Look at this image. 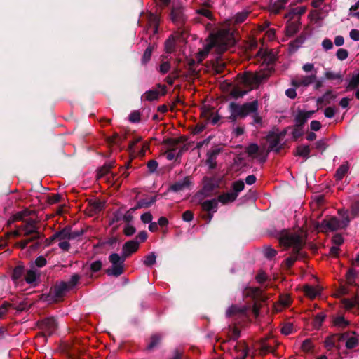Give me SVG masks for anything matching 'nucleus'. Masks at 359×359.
I'll list each match as a JSON object with an SVG mask.
<instances>
[{
  "instance_id": "ea45409f",
  "label": "nucleus",
  "mask_w": 359,
  "mask_h": 359,
  "mask_svg": "<svg viewBox=\"0 0 359 359\" xmlns=\"http://www.w3.org/2000/svg\"><path fill=\"white\" fill-rule=\"evenodd\" d=\"M326 79L330 80H339L341 81V76L339 73L328 71L325 74Z\"/></svg>"
},
{
  "instance_id": "393cba45",
  "label": "nucleus",
  "mask_w": 359,
  "mask_h": 359,
  "mask_svg": "<svg viewBox=\"0 0 359 359\" xmlns=\"http://www.w3.org/2000/svg\"><path fill=\"white\" fill-rule=\"evenodd\" d=\"M257 56L264 60V62L271 63L275 60V55L271 51L266 50H259L257 53Z\"/></svg>"
},
{
  "instance_id": "bf43d9fd",
  "label": "nucleus",
  "mask_w": 359,
  "mask_h": 359,
  "mask_svg": "<svg viewBox=\"0 0 359 359\" xmlns=\"http://www.w3.org/2000/svg\"><path fill=\"white\" fill-rule=\"evenodd\" d=\"M279 303L283 307L288 306L290 304V297L287 295L281 296L280 297Z\"/></svg>"
},
{
  "instance_id": "412c9836",
  "label": "nucleus",
  "mask_w": 359,
  "mask_h": 359,
  "mask_svg": "<svg viewBox=\"0 0 359 359\" xmlns=\"http://www.w3.org/2000/svg\"><path fill=\"white\" fill-rule=\"evenodd\" d=\"M191 184L189 177H186L183 180H180L174 183L171 187L170 189L173 191H180L186 189Z\"/></svg>"
},
{
  "instance_id": "7ed1b4c3",
  "label": "nucleus",
  "mask_w": 359,
  "mask_h": 359,
  "mask_svg": "<svg viewBox=\"0 0 359 359\" xmlns=\"http://www.w3.org/2000/svg\"><path fill=\"white\" fill-rule=\"evenodd\" d=\"M266 78V76L264 73H245L238 78L237 83L244 85L248 89L242 90L240 87L233 86L231 88V94L234 97H243L249 90L258 86Z\"/></svg>"
},
{
  "instance_id": "3c124183",
  "label": "nucleus",
  "mask_w": 359,
  "mask_h": 359,
  "mask_svg": "<svg viewBox=\"0 0 359 359\" xmlns=\"http://www.w3.org/2000/svg\"><path fill=\"white\" fill-rule=\"evenodd\" d=\"M253 121L252 123V125H262V118L258 114V110L255 112H252Z\"/></svg>"
},
{
  "instance_id": "5701e85b",
  "label": "nucleus",
  "mask_w": 359,
  "mask_h": 359,
  "mask_svg": "<svg viewBox=\"0 0 359 359\" xmlns=\"http://www.w3.org/2000/svg\"><path fill=\"white\" fill-rule=\"evenodd\" d=\"M237 198L236 193L226 192L222 194H220L218 196V202L222 203V204H226L228 203L233 202Z\"/></svg>"
},
{
  "instance_id": "5fc2aeb1",
  "label": "nucleus",
  "mask_w": 359,
  "mask_h": 359,
  "mask_svg": "<svg viewBox=\"0 0 359 359\" xmlns=\"http://www.w3.org/2000/svg\"><path fill=\"white\" fill-rule=\"evenodd\" d=\"M351 213L353 217L359 215V201H357L352 204Z\"/></svg>"
},
{
  "instance_id": "6e6552de",
  "label": "nucleus",
  "mask_w": 359,
  "mask_h": 359,
  "mask_svg": "<svg viewBox=\"0 0 359 359\" xmlns=\"http://www.w3.org/2000/svg\"><path fill=\"white\" fill-rule=\"evenodd\" d=\"M39 327L45 335L50 336L55 333L58 323L53 317H48L39 322Z\"/></svg>"
},
{
  "instance_id": "49530a36",
  "label": "nucleus",
  "mask_w": 359,
  "mask_h": 359,
  "mask_svg": "<svg viewBox=\"0 0 359 359\" xmlns=\"http://www.w3.org/2000/svg\"><path fill=\"white\" fill-rule=\"evenodd\" d=\"M79 280V276L77 274H74L71 276L69 280L66 282L68 285V288L70 290L73 288L78 283Z\"/></svg>"
},
{
  "instance_id": "f3484780",
  "label": "nucleus",
  "mask_w": 359,
  "mask_h": 359,
  "mask_svg": "<svg viewBox=\"0 0 359 359\" xmlns=\"http://www.w3.org/2000/svg\"><path fill=\"white\" fill-rule=\"evenodd\" d=\"M316 79V74L302 76L292 80V83L294 87L307 86L313 83Z\"/></svg>"
},
{
  "instance_id": "0e129e2a",
  "label": "nucleus",
  "mask_w": 359,
  "mask_h": 359,
  "mask_svg": "<svg viewBox=\"0 0 359 359\" xmlns=\"http://www.w3.org/2000/svg\"><path fill=\"white\" fill-rule=\"evenodd\" d=\"M325 316L323 313H318L314 319L315 325L320 326L322 322L324 320Z\"/></svg>"
},
{
  "instance_id": "864d4df0",
  "label": "nucleus",
  "mask_w": 359,
  "mask_h": 359,
  "mask_svg": "<svg viewBox=\"0 0 359 359\" xmlns=\"http://www.w3.org/2000/svg\"><path fill=\"white\" fill-rule=\"evenodd\" d=\"M152 48L149 46L144 51V55L142 56V62L144 63L147 62L151 56Z\"/></svg>"
},
{
  "instance_id": "37998d69",
  "label": "nucleus",
  "mask_w": 359,
  "mask_h": 359,
  "mask_svg": "<svg viewBox=\"0 0 359 359\" xmlns=\"http://www.w3.org/2000/svg\"><path fill=\"white\" fill-rule=\"evenodd\" d=\"M197 13L201 16L205 17L208 20L212 19V15L210 10L206 8H201L197 10Z\"/></svg>"
},
{
  "instance_id": "052dcab7",
  "label": "nucleus",
  "mask_w": 359,
  "mask_h": 359,
  "mask_svg": "<svg viewBox=\"0 0 359 359\" xmlns=\"http://www.w3.org/2000/svg\"><path fill=\"white\" fill-rule=\"evenodd\" d=\"M141 220L144 224H148L151 222L152 215L150 212H145L141 215Z\"/></svg>"
},
{
  "instance_id": "a878e982",
  "label": "nucleus",
  "mask_w": 359,
  "mask_h": 359,
  "mask_svg": "<svg viewBox=\"0 0 359 359\" xmlns=\"http://www.w3.org/2000/svg\"><path fill=\"white\" fill-rule=\"evenodd\" d=\"M341 302L344 306L348 309L355 306H359V296L352 299H343Z\"/></svg>"
},
{
  "instance_id": "4d7b16f0",
  "label": "nucleus",
  "mask_w": 359,
  "mask_h": 359,
  "mask_svg": "<svg viewBox=\"0 0 359 359\" xmlns=\"http://www.w3.org/2000/svg\"><path fill=\"white\" fill-rule=\"evenodd\" d=\"M276 254H277L276 250H275L274 249H273L270 247H267L264 250V255L267 258H272V257H275L276 255Z\"/></svg>"
},
{
  "instance_id": "603ef678",
  "label": "nucleus",
  "mask_w": 359,
  "mask_h": 359,
  "mask_svg": "<svg viewBox=\"0 0 359 359\" xmlns=\"http://www.w3.org/2000/svg\"><path fill=\"white\" fill-rule=\"evenodd\" d=\"M293 331V325L291 323H287L283 325L281 329V332L285 335H289Z\"/></svg>"
},
{
  "instance_id": "bb28decb",
  "label": "nucleus",
  "mask_w": 359,
  "mask_h": 359,
  "mask_svg": "<svg viewBox=\"0 0 359 359\" xmlns=\"http://www.w3.org/2000/svg\"><path fill=\"white\" fill-rule=\"evenodd\" d=\"M341 334H334L326 338L325 341V347L327 349H331L332 347L336 346L337 341H341L339 337Z\"/></svg>"
},
{
  "instance_id": "72a5a7b5",
  "label": "nucleus",
  "mask_w": 359,
  "mask_h": 359,
  "mask_svg": "<svg viewBox=\"0 0 359 359\" xmlns=\"http://www.w3.org/2000/svg\"><path fill=\"white\" fill-rule=\"evenodd\" d=\"M244 187H245V184H244L243 181H242V180L236 181V182H234L232 184L233 191H231V192L232 193H236L237 194V196H238V194L241 191L243 190Z\"/></svg>"
},
{
  "instance_id": "774afa93",
  "label": "nucleus",
  "mask_w": 359,
  "mask_h": 359,
  "mask_svg": "<svg viewBox=\"0 0 359 359\" xmlns=\"http://www.w3.org/2000/svg\"><path fill=\"white\" fill-rule=\"evenodd\" d=\"M350 37L352 40L355 41H359V30L356 29H353L350 32Z\"/></svg>"
},
{
  "instance_id": "0eeeda50",
  "label": "nucleus",
  "mask_w": 359,
  "mask_h": 359,
  "mask_svg": "<svg viewBox=\"0 0 359 359\" xmlns=\"http://www.w3.org/2000/svg\"><path fill=\"white\" fill-rule=\"evenodd\" d=\"M126 258L123 254L120 256L117 253H112L109 257L111 266L107 269V273L116 277L121 275L123 273V264Z\"/></svg>"
},
{
  "instance_id": "c85d7f7f",
  "label": "nucleus",
  "mask_w": 359,
  "mask_h": 359,
  "mask_svg": "<svg viewBox=\"0 0 359 359\" xmlns=\"http://www.w3.org/2000/svg\"><path fill=\"white\" fill-rule=\"evenodd\" d=\"M310 153V148L308 145H300L297 147L295 154L299 156L307 158Z\"/></svg>"
},
{
  "instance_id": "a211bd4d",
  "label": "nucleus",
  "mask_w": 359,
  "mask_h": 359,
  "mask_svg": "<svg viewBox=\"0 0 359 359\" xmlns=\"http://www.w3.org/2000/svg\"><path fill=\"white\" fill-rule=\"evenodd\" d=\"M155 202V198H152L149 202H144V201H140L137 206L133 208H130L128 211L126 212V214L123 217V219L127 222L128 224H130L129 222L133 219V212L135 211L137 208H140L142 207H149L152 203Z\"/></svg>"
},
{
  "instance_id": "ddd939ff",
  "label": "nucleus",
  "mask_w": 359,
  "mask_h": 359,
  "mask_svg": "<svg viewBox=\"0 0 359 359\" xmlns=\"http://www.w3.org/2000/svg\"><path fill=\"white\" fill-rule=\"evenodd\" d=\"M40 271L34 266H31V268L27 271L25 279V281L30 285H36L40 278Z\"/></svg>"
},
{
  "instance_id": "2eb2a0df",
  "label": "nucleus",
  "mask_w": 359,
  "mask_h": 359,
  "mask_svg": "<svg viewBox=\"0 0 359 359\" xmlns=\"http://www.w3.org/2000/svg\"><path fill=\"white\" fill-rule=\"evenodd\" d=\"M139 248V242L137 240H130L124 243L122 248V254L128 257L135 252Z\"/></svg>"
},
{
  "instance_id": "dca6fc26",
  "label": "nucleus",
  "mask_w": 359,
  "mask_h": 359,
  "mask_svg": "<svg viewBox=\"0 0 359 359\" xmlns=\"http://www.w3.org/2000/svg\"><path fill=\"white\" fill-rule=\"evenodd\" d=\"M235 359H245L248 354V347L244 341H238L234 346Z\"/></svg>"
},
{
  "instance_id": "aec40b11",
  "label": "nucleus",
  "mask_w": 359,
  "mask_h": 359,
  "mask_svg": "<svg viewBox=\"0 0 359 359\" xmlns=\"http://www.w3.org/2000/svg\"><path fill=\"white\" fill-rule=\"evenodd\" d=\"M303 291L306 297L310 299H315L320 294L321 288L319 286L304 285Z\"/></svg>"
},
{
  "instance_id": "4468645a",
  "label": "nucleus",
  "mask_w": 359,
  "mask_h": 359,
  "mask_svg": "<svg viewBox=\"0 0 359 359\" xmlns=\"http://www.w3.org/2000/svg\"><path fill=\"white\" fill-rule=\"evenodd\" d=\"M339 339L341 341H345L346 348L349 349L356 347L358 344V339L355 333L341 334Z\"/></svg>"
},
{
  "instance_id": "4c0bfd02",
  "label": "nucleus",
  "mask_w": 359,
  "mask_h": 359,
  "mask_svg": "<svg viewBox=\"0 0 359 359\" xmlns=\"http://www.w3.org/2000/svg\"><path fill=\"white\" fill-rule=\"evenodd\" d=\"M161 339V336L160 334H156L151 336L150 342L148 344V348L152 349L156 347L160 342Z\"/></svg>"
},
{
  "instance_id": "6ab92c4d",
  "label": "nucleus",
  "mask_w": 359,
  "mask_h": 359,
  "mask_svg": "<svg viewBox=\"0 0 359 359\" xmlns=\"http://www.w3.org/2000/svg\"><path fill=\"white\" fill-rule=\"evenodd\" d=\"M315 111H303L299 110L295 116V123L298 126H303L308 118H311L314 114Z\"/></svg>"
},
{
  "instance_id": "20e7f679",
  "label": "nucleus",
  "mask_w": 359,
  "mask_h": 359,
  "mask_svg": "<svg viewBox=\"0 0 359 359\" xmlns=\"http://www.w3.org/2000/svg\"><path fill=\"white\" fill-rule=\"evenodd\" d=\"M20 226L23 236H32L30 238L22 240L16 244L21 249H25L30 242L41 238L35 220L28 219Z\"/></svg>"
},
{
  "instance_id": "58836bf2",
  "label": "nucleus",
  "mask_w": 359,
  "mask_h": 359,
  "mask_svg": "<svg viewBox=\"0 0 359 359\" xmlns=\"http://www.w3.org/2000/svg\"><path fill=\"white\" fill-rule=\"evenodd\" d=\"M298 31V25L295 22H291L286 27V33L288 36L294 34Z\"/></svg>"
},
{
  "instance_id": "f704fd0d",
  "label": "nucleus",
  "mask_w": 359,
  "mask_h": 359,
  "mask_svg": "<svg viewBox=\"0 0 359 359\" xmlns=\"http://www.w3.org/2000/svg\"><path fill=\"white\" fill-rule=\"evenodd\" d=\"M156 255L154 252H151L147 256L144 257V264L147 266H151L156 263Z\"/></svg>"
},
{
  "instance_id": "338daca9",
  "label": "nucleus",
  "mask_w": 359,
  "mask_h": 359,
  "mask_svg": "<svg viewBox=\"0 0 359 359\" xmlns=\"http://www.w3.org/2000/svg\"><path fill=\"white\" fill-rule=\"evenodd\" d=\"M324 114L327 118H332L335 114V109L333 107H329L325 109Z\"/></svg>"
},
{
  "instance_id": "1a4fd4ad",
  "label": "nucleus",
  "mask_w": 359,
  "mask_h": 359,
  "mask_svg": "<svg viewBox=\"0 0 359 359\" xmlns=\"http://www.w3.org/2000/svg\"><path fill=\"white\" fill-rule=\"evenodd\" d=\"M202 210L207 212L206 215L203 218L206 219L208 222H210L213 217V214L215 213L218 208L217 199H211L204 201L201 203Z\"/></svg>"
},
{
  "instance_id": "7c9ffc66",
  "label": "nucleus",
  "mask_w": 359,
  "mask_h": 359,
  "mask_svg": "<svg viewBox=\"0 0 359 359\" xmlns=\"http://www.w3.org/2000/svg\"><path fill=\"white\" fill-rule=\"evenodd\" d=\"M268 141L269 142V148L271 150H276V151H279L280 148L278 146L280 144V140L278 137H269Z\"/></svg>"
},
{
  "instance_id": "2f4dec72",
  "label": "nucleus",
  "mask_w": 359,
  "mask_h": 359,
  "mask_svg": "<svg viewBox=\"0 0 359 359\" xmlns=\"http://www.w3.org/2000/svg\"><path fill=\"white\" fill-rule=\"evenodd\" d=\"M261 353L263 354H266L268 353L273 352L274 348L271 342H266L264 341L262 342L260 346Z\"/></svg>"
},
{
  "instance_id": "4be33fe9",
  "label": "nucleus",
  "mask_w": 359,
  "mask_h": 359,
  "mask_svg": "<svg viewBox=\"0 0 359 359\" xmlns=\"http://www.w3.org/2000/svg\"><path fill=\"white\" fill-rule=\"evenodd\" d=\"M245 294L253 299L264 300L262 290L259 287H249L245 290Z\"/></svg>"
},
{
  "instance_id": "cd10ccee",
  "label": "nucleus",
  "mask_w": 359,
  "mask_h": 359,
  "mask_svg": "<svg viewBox=\"0 0 359 359\" xmlns=\"http://www.w3.org/2000/svg\"><path fill=\"white\" fill-rule=\"evenodd\" d=\"M160 92L157 90H150L144 93L142 96V100L147 101H154L158 98Z\"/></svg>"
},
{
  "instance_id": "69168bd1",
  "label": "nucleus",
  "mask_w": 359,
  "mask_h": 359,
  "mask_svg": "<svg viewBox=\"0 0 359 359\" xmlns=\"http://www.w3.org/2000/svg\"><path fill=\"white\" fill-rule=\"evenodd\" d=\"M147 238V233L146 231H143L140 232L137 236H136L135 240L138 241L139 244L140 243L144 242Z\"/></svg>"
},
{
  "instance_id": "c756f323",
  "label": "nucleus",
  "mask_w": 359,
  "mask_h": 359,
  "mask_svg": "<svg viewBox=\"0 0 359 359\" xmlns=\"http://www.w3.org/2000/svg\"><path fill=\"white\" fill-rule=\"evenodd\" d=\"M348 170V165L347 164H343L337 170L335 173V177L337 180H341Z\"/></svg>"
},
{
  "instance_id": "680f3d73",
  "label": "nucleus",
  "mask_w": 359,
  "mask_h": 359,
  "mask_svg": "<svg viewBox=\"0 0 359 359\" xmlns=\"http://www.w3.org/2000/svg\"><path fill=\"white\" fill-rule=\"evenodd\" d=\"M322 46L325 50H328L332 48L333 43L330 39H325L322 42Z\"/></svg>"
},
{
  "instance_id": "b1692460",
  "label": "nucleus",
  "mask_w": 359,
  "mask_h": 359,
  "mask_svg": "<svg viewBox=\"0 0 359 359\" xmlns=\"http://www.w3.org/2000/svg\"><path fill=\"white\" fill-rule=\"evenodd\" d=\"M337 97V94L330 90L326 92L322 97H319L317 100L318 104H323L325 105L330 104Z\"/></svg>"
},
{
  "instance_id": "de8ad7c7",
  "label": "nucleus",
  "mask_w": 359,
  "mask_h": 359,
  "mask_svg": "<svg viewBox=\"0 0 359 359\" xmlns=\"http://www.w3.org/2000/svg\"><path fill=\"white\" fill-rule=\"evenodd\" d=\"M24 269L22 266H18L15 268L13 272V278L14 280H18L23 273Z\"/></svg>"
},
{
  "instance_id": "09e8293b",
  "label": "nucleus",
  "mask_w": 359,
  "mask_h": 359,
  "mask_svg": "<svg viewBox=\"0 0 359 359\" xmlns=\"http://www.w3.org/2000/svg\"><path fill=\"white\" fill-rule=\"evenodd\" d=\"M337 57L340 60L346 59L348 56V53L346 49L339 48L337 52Z\"/></svg>"
},
{
  "instance_id": "f03ea898",
  "label": "nucleus",
  "mask_w": 359,
  "mask_h": 359,
  "mask_svg": "<svg viewBox=\"0 0 359 359\" xmlns=\"http://www.w3.org/2000/svg\"><path fill=\"white\" fill-rule=\"evenodd\" d=\"M279 242L281 245L286 248H292L291 256L285 259V265L290 268L297 259L300 250L304 245L302 233L284 231L280 235Z\"/></svg>"
},
{
  "instance_id": "e433bc0d",
  "label": "nucleus",
  "mask_w": 359,
  "mask_h": 359,
  "mask_svg": "<svg viewBox=\"0 0 359 359\" xmlns=\"http://www.w3.org/2000/svg\"><path fill=\"white\" fill-rule=\"evenodd\" d=\"M333 323L335 326L339 327H345L348 325V322L341 316L334 318Z\"/></svg>"
},
{
  "instance_id": "e2e57ef3",
  "label": "nucleus",
  "mask_w": 359,
  "mask_h": 359,
  "mask_svg": "<svg viewBox=\"0 0 359 359\" xmlns=\"http://www.w3.org/2000/svg\"><path fill=\"white\" fill-rule=\"evenodd\" d=\"M101 268H102V262L99 260L95 261L90 264V269L93 272H97V271H100Z\"/></svg>"
},
{
  "instance_id": "13d9d810",
  "label": "nucleus",
  "mask_w": 359,
  "mask_h": 359,
  "mask_svg": "<svg viewBox=\"0 0 359 359\" xmlns=\"http://www.w3.org/2000/svg\"><path fill=\"white\" fill-rule=\"evenodd\" d=\"M158 164L156 161L151 160L147 163V168L151 172H154L156 170Z\"/></svg>"
},
{
  "instance_id": "8fccbe9b",
  "label": "nucleus",
  "mask_w": 359,
  "mask_h": 359,
  "mask_svg": "<svg viewBox=\"0 0 359 359\" xmlns=\"http://www.w3.org/2000/svg\"><path fill=\"white\" fill-rule=\"evenodd\" d=\"M313 344L311 339H306L302 344V349L305 352H309L311 350Z\"/></svg>"
},
{
  "instance_id": "c9c22d12",
  "label": "nucleus",
  "mask_w": 359,
  "mask_h": 359,
  "mask_svg": "<svg viewBox=\"0 0 359 359\" xmlns=\"http://www.w3.org/2000/svg\"><path fill=\"white\" fill-rule=\"evenodd\" d=\"M175 47V39L172 36H170L165 41V51L168 53H171L174 51Z\"/></svg>"
},
{
  "instance_id": "473e14b6",
  "label": "nucleus",
  "mask_w": 359,
  "mask_h": 359,
  "mask_svg": "<svg viewBox=\"0 0 359 359\" xmlns=\"http://www.w3.org/2000/svg\"><path fill=\"white\" fill-rule=\"evenodd\" d=\"M359 86V72L353 74L348 84L347 88L353 90Z\"/></svg>"
},
{
  "instance_id": "9b49d317",
  "label": "nucleus",
  "mask_w": 359,
  "mask_h": 359,
  "mask_svg": "<svg viewBox=\"0 0 359 359\" xmlns=\"http://www.w3.org/2000/svg\"><path fill=\"white\" fill-rule=\"evenodd\" d=\"M248 156L253 159H257L261 163L266 161V156L264 155V151L259 149V146L255 143L250 144L245 149Z\"/></svg>"
},
{
  "instance_id": "6e6d98bb",
  "label": "nucleus",
  "mask_w": 359,
  "mask_h": 359,
  "mask_svg": "<svg viewBox=\"0 0 359 359\" xmlns=\"http://www.w3.org/2000/svg\"><path fill=\"white\" fill-rule=\"evenodd\" d=\"M129 120L132 123L139 122L140 120V114L137 111H133L129 116Z\"/></svg>"
},
{
  "instance_id": "39448f33",
  "label": "nucleus",
  "mask_w": 359,
  "mask_h": 359,
  "mask_svg": "<svg viewBox=\"0 0 359 359\" xmlns=\"http://www.w3.org/2000/svg\"><path fill=\"white\" fill-rule=\"evenodd\" d=\"M258 107L259 104L257 100L246 102L243 104L236 102H231L229 106L231 114L230 117L233 121L236 120L238 118H244L251 114L252 112L257 111Z\"/></svg>"
},
{
  "instance_id": "9d476101",
  "label": "nucleus",
  "mask_w": 359,
  "mask_h": 359,
  "mask_svg": "<svg viewBox=\"0 0 359 359\" xmlns=\"http://www.w3.org/2000/svg\"><path fill=\"white\" fill-rule=\"evenodd\" d=\"M81 236V233L79 231H72L71 228L65 227L62 229L60 231L55 233L53 236V240L57 241H63L67 240L69 241L72 239H74Z\"/></svg>"
},
{
  "instance_id": "c03bdc74",
  "label": "nucleus",
  "mask_w": 359,
  "mask_h": 359,
  "mask_svg": "<svg viewBox=\"0 0 359 359\" xmlns=\"http://www.w3.org/2000/svg\"><path fill=\"white\" fill-rule=\"evenodd\" d=\"M248 15V13L245 11L238 13L236 15L234 21L236 23H241L246 20Z\"/></svg>"
},
{
  "instance_id": "f257e3e1",
  "label": "nucleus",
  "mask_w": 359,
  "mask_h": 359,
  "mask_svg": "<svg viewBox=\"0 0 359 359\" xmlns=\"http://www.w3.org/2000/svg\"><path fill=\"white\" fill-rule=\"evenodd\" d=\"M236 28L231 20L222 24L215 33H211L204 48L199 52L201 59L208 55L212 48L218 53L226 50L236 43Z\"/></svg>"
},
{
  "instance_id": "a18cd8bd",
  "label": "nucleus",
  "mask_w": 359,
  "mask_h": 359,
  "mask_svg": "<svg viewBox=\"0 0 359 359\" xmlns=\"http://www.w3.org/2000/svg\"><path fill=\"white\" fill-rule=\"evenodd\" d=\"M25 215H27V212H19L10 218L8 222L11 224L15 221L23 220Z\"/></svg>"
},
{
  "instance_id": "423d86ee",
  "label": "nucleus",
  "mask_w": 359,
  "mask_h": 359,
  "mask_svg": "<svg viewBox=\"0 0 359 359\" xmlns=\"http://www.w3.org/2000/svg\"><path fill=\"white\" fill-rule=\"evenodd\" d=\"M338 212L341 217V219H339L336 217H332L323 221V226L325 229L333 231L340 229H344L348 225L350 219L348 217V211L339 210Z\"/></svg>"
},
{
  "instance_id": "a19ab883",
  "label": "nucleus",
  "mask_w": 359,
  "mask_h": 359,
  "mask_svg": "<svg viewBox=\"0 0 359 359\" xmlns=\"http://www.w3.org/2000/svg\"><path fill=\"white\" fill-rule=\"evenodd\" d=\"M47 264L46 259L43 256H39L34 261V264L32 265L34 267L41 268L46 266Z\"/></svg>"
},
{
  "instance_id": "79ce46f5",
  "label": "nucleus",
  "mask_w": 359,
  "mask_h": 359,
  "mask_svg": "<svg viewBox=\"0 0 359 359\" xmlns=\"http://www.w3.org/2000/svg\"><path fill=\"white\" fill-rule=\"evenodd\" d=\"M123 231L126 236H131L135 233L136 229L130 224H127L124 226Z\"/></svg>"
},
{
  "instance_id": "f8f14e48",
  "label": "nucleus",
  "mask_w": 359,
  "mask_h": 359,
  "mask_svg": "<svg viewBox=\"0 0 359 359\" xmlns=\"http://www.w3.org/2000/svg\"><path fill=\"white\" fill-rule=\"evenodd\" d=\"M69 290L68 288L67 283L65 282H61L56 284L50 290V295L52 297L53 301H58L61 299L65 293Z\"/></svg>"
}]
</instances>
